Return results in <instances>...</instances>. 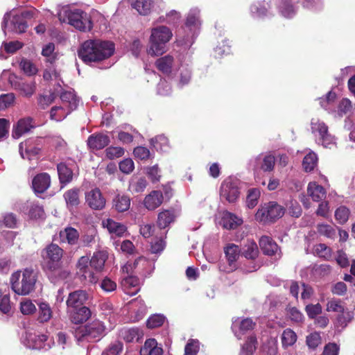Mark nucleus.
I'll return each mask as SVG.
<instances>
[{
  "label": "nucleus",
  "instance_id": "obj_12",
  "mask_svg": "<svg viewBox=\"0 0 355 355\" xmlns=\"http://www.w3.org/2000/svg\"><path fill=\"white\" fill-rule=\"evenodd\" d=\"M275 163V156L270 153L259 154L250 160V164L254 171L261 170L270 172L273 170Z\"/></svg>",
  "mask_w": 355,
  "mask_h": 355
},
{
  "label": "nucleus",
  "instance_id": "obj_21",
  "mask_svg": "<svg viewBox=\"0 0 355 355\" xmlns=\"http://www.w3.org/2000/svg\"><path fill=\"white\" fill-rule=\"evenodd\" d=\"M255 323L253 322L250 318H245L241 321L235 320L233 324L232 329L234 332L235 336L239 338H241V336L249 330L254 329Z\"/></svg>",
  "mask_w": 355,
  "mask_h": 355
},
{
  "label": "nucleus",
  "instance_id": "obj_9",
  "mask_svg": "<svg viewBox=\"0 0 355 355\" xmlns=\"http://www.w3.org/2000/svg\"><path fill=\"white\" fill-rule=\"evenodd\" d=\"M284 209L275 202L265 204L255 214L257 220L267 222L275 220L283 216Z\"/></svg>",
  "mask_w": 355,
  "mask_h": 355
},
{
  "label": "nucleus",
  "instance_id": "obj_15",
  "mask_svg": "<svg viewBox=\"0 0 355 355\" xmlns=\"http://www.w3.org/2000/svg\"><path fill=\"white\" fill-rule=\"evenodd\" d=\"M87 299L88 294L85 291L78 290L70 293L67 300V311L84 307L83 304Z\"/></svg>",
  "mask_w": 355,
  "mask_h": 355
},
{
  "label": "nucleus",
  "instance_id": "obj_39",
  "mask_svg": "<svg viewBox=\"0 0 355 355\" xmlns=\"http://www.w3.org/2000/svg\"><path fill=\"white\" fill-rule=\"evenodd\" d=\"M15 88L25 97H31L35 92V83L34 82H19L15 85Z\"/></svg>",
  "mask_w": 355,
  "mask_h": 355
},
{
  "label": "nucleus",
  "instance_id": "obj_4",
  "mask_svg": "<svg viewBox=\"0 0 355 355\" xmlns=\"http://www.w3.org/2000/svg\"><path fill=\"white\" fill-rule=\"evenodd\" d=\"M59 20L63 23H68L80 31H89L92 28L90 17L80 9H71L64 7L58 13Z\"/></svg>",
  "mask_w": 355,
  "mask_h": 355
},
{
  "label": "nucleus",
  "instance_id": "obj_6",
  "mask_svg": "<svg viewBox=\"0 0 355 355\" xmlns=\"http://www.w3.org/2000/svg\"><path fill=\"white\" fill-rule=\"evenodd\" d=\"M311 132L316 141L324 148H331L336 145V139L328 132L327 125L319 119H312L311 121Z\"/></svg>",
  "mask_w": 355,
  "mask_h": 355
},
{
  "label": "nucleus",
  "instance_id": "obj_50",
  "mask_svg": "<svg viewBox=\"0 0 355 355\" xmlns=\"http://www.w3.org/2000/svg\"><path fill=\"white\" fill-rule=\"evenodd\" d=\"M336 95L335 93L329 92L325 98L320 99V104L324 110L328 112H334L335 110L334 102Z\"/></svg>",
  "mask_w": 355,
  "mask_h": 355
},
{
  "label": "nucleus",
  "instance_id": "obj_45",
  "mask_svg": "<svg viewBox=\"0 0 355 355\" xmlns=\"http://www.w3.org/2000/svg\"><path fill=\"white\" fill-rule=\"evenodd\" d=\"M69 109L62 106H54L50 112V117L52 120L61 121L71 112Z\"/></svg>",
  "mask_w": 355,
  "mask_h": 355
},
{
  "label": "nucleus",
  "instance_id": "obj_23",
  "mask_svg": "<svg viewBox=\"0 0 355 355\" xmlns=\"http://www.w3.org/2000/svg\"><path fill=\"white\" fill-rule=\"evenodd\" d=\"M243 223V220L229 211H224L220 224L227 230H234Z\"/></svg>",
  "mask_w": 355,
  "mask_h": 355
},
{
  "label": "nucleus",
  "instance_id": "obj_54",
  "mask_svg": "<svg viewBox=\"0 0 355 355\" xmlns=\"http://www.w3.org/2000/svg\"><path fill=\"white\" fill-rule=\"evenodd\" d=\"M326 310L328 312H336L340 313L343 312L345 309L340 300L332 298L327 302Z\"/></svg>",
  "mask_w": 355,
  "mask_h": 355
},
{
  "label": "nucleus",
  "instance_id": "obj_20",
  "mask_svg": "<svg viewBox=\"0 0 355 355\" xmlns=\"http://www.w3.org/2000/svg\"><path fill=\"white\" fill-rule=\"evenodd\" d=\"M121 286L126 294L134 295L137 294L140 289L139 280L137 277L128 276L122 279Z\"/></svg>",
  "mask_w": 355,
  "mask_h": 355
},
{
  "label": "nucleus",
  "instance_id": "obj_47",
  "mask_svg": "<svg viewBox=\"0 0 355 355\" xmlns=\"http://www.w3.org/2000/svg\"><path fill=\"white\" fill-rule=\"evenodd\" d=\"M257 338L254 336L248 338L245 343L241 346L239 355H252L256 349Z\"/></svg>",
  "mask_w": 355,
  "mask_h": 355
},
{
  "label": "nucleus",
  "instance_id": "obj_48",
  "mask_svg": "<svg viewBox=\"0 0 355 355\" xmlns=\"http://www.w3.org/2000/svg\"><path fill=\"white\" fill-rule=\"evenodd\" d=\"M26 208L29 209L28 215L31 218H42L44 216L42 207L37 202H28Z\"/></svg>",
  "mask_w": 355,
  "mask_h": 355
},
{
  "label": "nucleus",
  "instance_id": "obj_30",
  "mask_svg": "<svg viewBox=\"0 0 355 355\" xmlns=\"http://www.w3.org/2000/svg\"><path fill=\"white\" fill-rule=\"evenodd\" d=\"M173 64L174 58L171 55H166L159 58L155 62L157 69L165 74L171 73Z\"/></svg>",
  "mask_w": 355,
  "mask_h": 355
},
{
  "label": "nucleus",
  "instance_id": "obj_26",
  "mask_svg": "<svg viewBox=\"0 0 355 355\" xmlns=\"http://www.w3.org/2000/svg\"><path fill=\"white\" fill-rule=\"evenodd\" d=\"M19 150L23 159H31L32 156L39 153L40 148L34 146L33 139H28L19 144Z\"/></svg>",
  "mask_w": 355,
  "mask_h": 355
},
{
  "label": "nucleus",
  "instance_id": "obj_55",
  "mask_svg": "<svg viewBox=\"0 0 355 355\" xmlns=\"http://www.w3.org/2000/svg\"><path fill=\"white\" fill-rule=\"evenodd\" d=\"M353 316L350 311H343L339 313L336 318V325L337 327L345 328L347 324L352 320Z\"/></svg>",
  "mask_w": 355,
  "mask_h": 355
},
{
  "label": "nucleus",
  "instance_id": "obj_16",
  "mask_svg": "<svg viewBox=\"0 0 355 355\" xmlns=\"http://www.w3.org/2000/svg\"><path fill=\"white\" fill-rule=\"evenodd\" d=\"M259 246L263 254L281 257V251L277 244L269 236H263L259 240Z\"/></svg>",
  "mask_w": 355,
  "mask_h": 355
},
{
  "label": "nucleus",
  "instance_id": "obj_19",
  "mask_svg": "<svg viewBox=\"0 0 355 355\" xmlns=\"http://www.w3.org/2000/svg\"><path fill=\"white\" fill-rule=\"evenodd\" d=\"M33 128L34 125L31 118L28 117L21 119L13 127L12 133V137L15 139H19L23 135L28 132Z\"/></svg>",
  "mask_w": 355,
  "mask_h": 355
},
{
  "label": "nucleus",
  "instance_id": "obj_10",
  "mask_svg": "<svg viewBox=\"0 0 355 355\" xmlns=\"http://www.w3.org/2000/svg\"><path fill=\"white\" fill-rule=\"evenodd\" d=\"M1 26L5 33L8 30V31L21 33L25 32L27 24L22 15H13L10 19V14L6 13L3 17Z\"/></svg>",
  "mask_w": 355,
  "mask_h": 355
},
{
  "label": "nucleus",
  "instance_id": "obj_60",
  "mask_svg": "<svg viewBox=\"0 0 355 355\" xmlns=\"http://www.w3.org/2000/svg\"><path fill=\"white\" fill-rule=\"evenodd\" d=\"M164 321L165 317L163 315L155 314L148 319L146 325L150 329H154L162 326Z\"/></svg>",
  "mask_w": 355,
  "mask_h": 355
},
{
  "label": "nucleus",
  "instance_id": "obj_37",
  "mask_svg": "<svg viewBox=\"0 0 355 355\" xmlns=\"http://www.w3.org/2000/svg\"><path fill=\"white\" fill-rule=\"evenodd\" d=\"M37 320L44 323L49 322L53 315V311L50 305L44 302L38 303Z\"/></svg>",
  "mask_w": 355,
  "mask_h": 355
},
{
  "label": "nucleus",
  "instance_id": "obj_59",
  "mask_svg": "<svg viewBox=\"0 0 355 355\" xmlns=\"http://www.w3.org/2000/svg\"><path fill=\"white\" fill-rule=\"evenodd\" d=\"M55 97V92H52L49 95L39 96L37 98L38 106L42 110L46 109L54 101Z\"/></svg>",
  "mask_w": 355,
  "mask_h": 355
},
{
  "label": "nucleus",
  "instance_id": "obj_7",
  "mask_svg": "<svg viewBox=\"0 0 355 355\" xmlns=\"http://www.w3.org/2000/svg\"><path fill=\"white\" fill-rule=\"evenodd\" d=\"M105 327L100 320H94L87 325L79 327L75 332V336L78 340H88L101 338L105 335Z\"/></svg>",
  "mask_w": 355,
  "mask_h": 355
},
{
  "label": "nucleus",
  "instance_id": "obj_27",
  "mask_svg": "<svg viewBox=\"0 0 355 355\" xmlns=\"http://www.w3.org/2000/svg\"><path fill=\"white\" fill-rule=\"evenodd\" d=\"M240 249L238 245L231 243L225 248V254L230 267L229 271H232L236 268L235 263L240 255Z\"/></svg>",
  "mask_w": 355,
  "mask_h": 355
},
{
  "label": "nucleus",
  "instance_id": "obj_31",
  "mask_svg": "<svg viewBox=\"0 0 355 355\" xmlns=\"http://www.w3.org/2000/svg\"><path fill=\"white\" fill-rule=\"evenodd\" d=\"M60 241L63 243H67L69 245H75L79 239L78 231L73 227H66L60 232Z\"/></svg>",
  "mask_w": 355,
  "mask_h": 355
},
{
  "label": "nucleus",
  "instance_id": "obj_53",
  "mask_svg": "<svg viewBox=\"0 0 355 355\" xmlns=\"http://www.w3.org/2000/svg\"><path fill=\"white\" fill-rule=\"evenodd\" d=\"M19 66L24 73L28 76L35 75L38 71L37 67L28 59L23 58L19 63Z\"/></svg>",
  "mask_w": 355,
  "mask_h": 355
},
{
  "label": "nucleus",
  "instance_id": "obj_44",
  "mask_svg": "<svg viewBox=\"0 0 355 355\" xmlns=\"http://www.w3.org/2000/svg\"><path fill=\"white\" fill-rule=\"evenodd\" d=\"M58 173L61 183H69L73 177L72 171L64 163H60L57 166Z\"/></svg>",
  "mask_w": 355,
  "mask_h": 355
},
{
  "label": "nucleus",
  "instance_id": "obj_40",
  "mask_svg": "<svg viewBox=\"0 0 355 355\" xmlns=\"http://www.w3.org/2000/svg\"><path fill=\"white\" fill-rule=\"evenodd\" d=\"M105 261V254L103 252H96L94 253L89 261V266L93 268L96 271H101L104 267Z\"/></svg>",
  "mask_w": 355,
  "mask_h": 355
},
{
  "label": "nucleus",
  "instance_id": "obj_51",
  "mask_svg": "<svg viewBox=\"0 0 355 355\" xmlns=\"http://www.w3.org/2000/svg\"><path fill=\"white\" fill-rule=\"evenodd\" d=\"M281 14L286 18H291L295 14V10L291 3V0H282L279 6Z\"/></svg>",
  "mask_w": 355,
  "mask_h": 355
},
{
  "label": "nucleus",
  "instance_id": "obj_5",
  "mask_svg": "<svg viewBox=\"0 0 355 355\" xmlns=\"http://www.w3.org/2000/svg\"><path fill=\"white\" fill-rule=\"evenodd\" d=\"M200 26V10L198 8H193L188 14L184 28V33L186 31L188 33L187 35H184L182 31L178 32V44L184 49H189L194 42Z\"/></svg>",
  "mask_w": 355,
  "mask_h": 355
},
{
  "label": "nucleus",
  "instance_id": "obj_61",
  "mask_svg": "<svg viewBox=\"0 0 355 355\" xmlns=\"http://www.w3.org/2000/svg\"><path fill=\"white\" fill-rule=\"evenodd\" d=\"M15 99L12 93L3 94L0 96V110H6L11 106Z\"/></svg>",
  "mask_w": 355,
  "mask_h": 355
},
{
  "label": "nucleus",
  "instance_id": "obj_14",
  "mask_svg": "<svg viewBox=\"0 0 355 355\" xmlns=\"http://www.w3.org/2000/svg\"><path fill=\"white\" fill-rule=\"evenodd\" d=\"M85 202L91 209L101 210L105 207L106 201L100 189L94 188L85 193Z\"/></svg>",
  "mask_w": 355,
  "mask_h": 355
},
{
  "label": "nucleus",
  "instance_id": "obj_33",
  "mask_svg": "<svg viewBox=\"0 0 355 355\" xmlns=\"http://www.w3.org/2000/svg\"><path fill=\"white\" fill-rule=\"evenodd\" d=\"M130 198L126 195H116L113 200V207L119 212L128 211L130 207Z\"/></svg>",
  "mask_w": 355,
  "mask_h": 355
},
{
  "label": "nucleus",
  "instance_id": "obj_58",
  "mask_svg": "<svg viewBox=\"0 0 355 355\" xmlns=\"http://www.w3.org/2000/svg\"><path fill=\"white\" fill-rule=\"evenodd\" d=\"M123 349V343L114 341L103 352L102 355H119Z\"/></svg>",
  "mask_w": 355,
  "mask_h": 355
},
{
  "label": "nucleus",
  "instance_id": "obj_57",
  "mask_svg": "<svg viewBox=\"0 0 355 355\" xmlns=\"http://www.w3.org/2000/svg\"><path fill=\"white\" fill-rule=\"evenodd\" d=\"M260 196V191L257 189L253 188L248 191L247 196V206L252 209L258 203V199Z\"/></svg>",
  "mask_w": 355,
  "mask_h": 355
},
{
  "label": "nucleus",
  "instance_id": "obj_64",
  "mask_svg": "<svg viewBox=\"0 0 355 355\" xmlns=\"http://www.w3.org/2000/svg\"><path fill=\"white\" fill-rule=\"evenodd\" d=\"M0 311L4 314L9 315L11 311V304L8 295H1L0 296Z\"/></svg>",
  "mask_w": 355,
  "mask_h": 355
},
{
  "label": "nucleus",
  "instance_id": "obj_41",
  "mask_svg": "<svg viewBox=\"0 0 355 355\" xmlns=\"http://www.w3.org/2000/svg\"><path fill=\"white\" fill-rule=\"evenodd\" d=\"M132 7L135 8L140 15H146L150 13L153 6V0H136L132 4Z\"/></svg>",
  "mask_w": 355,
  "mask_h": 355
},
{
  "label": "nucleus",
  "instance_id": "obj_46",
  "mask_svg": "<svg viewBox=\"0 0 355 355\" xmlns=\"http://www.w3.org/2000/svg\"><path fill=\"white\" fill-rule=\"evenodd\" d=\"M121 337L128 343L138 340L142 336L141 331L137 328L123 329L121 331Z\"/></svg>",
  "mask_w": 355,
  "mask_h": 355
},
{
  "label": "nucleus",
  "instance_id": "obj_17",
  "mask_svg": "<svg viewBox=\"0 0 355 355\" xmlns=\"http://www.w3.org/2000/svg\"><path fill=\"white\" fill-rule=\"evenodd\" d=\"M51 184L50 175L46 173L37 174L33 179L32 187L35 192L44 193L48 189Z\"/></svg>",
  "mask_w": 355,
  "mask_h": 355
},
{
  "label": "nucleus",
  "instance_id": "obj_3",
  "mask_svg": "<svg viewBox=\"0 0 355 355\" xmlns=\"http://www.w3.org/2000/svg\"><path fill=\"white\" fill-rule=\"evenodd\" d=\"M173 37L171 30L166 26H157L151 29L147 53L151 56H159L166 51V44Z\"/></svg>",
  "mask_w": 355,
  "mask_h": 355
},
{
  "label": "nucleus",
  "instance_id": "obj_1",
  "mask_svg": "<svg viewBox=\"0 0 355 355\" xmlns=\"http://www.w3.org/2000/svg\"><path fill=\"white\" fill-rule=\"evenodd\" d=\"M114 52L112 42L101 40H87L78 51L79 58L87 64L98 62L109 58Z\"/></svg>",
  "mask_w": 355,
  "mask_h": 355
},
{
  "label": "nucleus",
  "instance_id": "obj_34",
  "mask_svg": "<svg viewBox=\"0 0 355 355\" xmlns=\"http://www.w3.org/2000/svg\"><path fill=\"white\" fill-rule=\"evenodd\" d=\"M79 193L80 190L78 189L73 188L67 190L64 193V198L69 209H72L79 205Z\"/></svg>",
  "mask_w": 355,
  "mask_h": 355
},
{
  "label": "nucleus",
  "instance_id": "obj_43",
  "mask_svg": "<svg viewBox=\"0 0 355 355\" xmlns=\"http://www.w3.org/2000/svg\"><path fill=\"white\" fill-rule=\"evenodd\" d=\"M243 256L248 259H255L258 257L259 250L255 242L248 241L241 252Z\"/></svg>",
  "mask_w": 355,
  "mask_h": 355
},
{
  "label": "nucleus",
  "instance_id": "obj_32",
  "mask_svg": "<svg viewBox=\"0 0 355 355\" xmlns=\"http://www.w3.org/2000/svg\"><path fill=\"white\" fill-rule=\"evenodd\" d=\"M102 224L104 227L107 229L110 233L114 234L118 236H121L126 231V227L124 225L115 222L110 218L103 220Z\"/></svg>",
  "mask_w": 355,
  "mask_h": 355
},
{
  "label": "nucleus",
  "instance_id": "obj_42",
  "mask_svg": "<svg viewBox=\"0 0 355 355\" xmlns=\"http://www.w3.org/2000/svg\"><path fill=\"white\" fill-rule=\"evenodd\" d=\"M150 144L157 150L167 152L169 150L168 139L164 135H159L150 139Z\"/></svg>",
  "mask_w": 355,
  "mask_h": 355
},
{
  "label": "nucleus",
  "instance_id": "obj_25",
  "mask_svg": "<svg viewBox=\"0 0 355 355\" xmlns=\"http://www.w3.org/2000/svg\"><path fill=\"white\" fill-rule=\"evenodd\" d=\"M163 349L154 338L147 339L140 349V355H162Z\"/></svg>",
  "mask_w": 355,
  "mask_h": 355
},
{
  "label": "nucleus",
  "instance_id": "obj_22",
  "mask_svg": "<svg viewBox=\"0 0 355 355\" xmlns=\"http://www.w3.org/2000/svg\"><path fill=\"white\" fill-rule=\"evenodd\" d=\"M110 141V138L106 135H92L87 139V145L89 148L93 150H101L107 146Z\"/></svg>",
  "mask_w": 355,
  "mask_h": 355
},
{
  "label": "nucleus",
  "instance_id": "obj_38",
  "mask_svg": "<svg viewBox=\"0 0 355 355\" xmlns=\"http://www.w3.org/2000/svg\"><path fill=\"white\" fill-rule=\"evenodd\" d=\"M268 8V3L258 1L250 6V12L254 17L261 18L268 15L269 13Z\"/></svg>",
  "mask_w": 355,
  "mask_h": 355
},
{
  "label": "nucleus",
  "instance_id": "obj_62",
  "mask_svg": "<svg viewBox=\"0 0 355 355\" xmlns=\"http://www.w3.org/2000/svg\"><path fill=\"white\" fill-rule=\"evenodd\" d=\"M349 210L344 206L338 207L335 211V218L336 220L340 223H345L349 218Z\"/></svg>",
  "mask_w": 355,
  "mask_h": 355
},
{
  "label": "nucleus",
  "instance_id": "obj_8",
  "mask_svg": "<svg viewBox=\"0 0 355 355\" xmlns=\"http://www.w3.org/2000/svg\"><path fill=\"white\" fill-rule=\"evenodd\" d=\"M62 254L63 250L58 245H49L42 252V257L46 261V269L50 272L59 271Z\"/></svg>",
  "mask_w": 355,
  "mask_h": 355
},
{
  "label": "nucleus",
  "instance_id": "obj_52",
  "mask_svg": "<svg viewBox=\"0 0 355 355\" xmlns=\"http://www.w3.org/2000/svg\"><path fill=\"white\" fill-rule=\"evenodd\" d=\"M297 340L296 334L291 329H286L283 331L282 343L284 347L292 346Z\"/></svg>",
  "mask_w": 355,
  "mask_h": 355
},
{
  "label": "nucleus",
  "instance_id": "obj_35",
  "mask_svg": "<svg viewBox=\"0 0 355 355\" xmlns=\"http://www.w3.org/2000/svg\"><path fill=\"white\" fill-rule=\"evenodd\" d=\"M175 218L173 210H164L158 214L157 225L160 229H165L171 223L174 222Z\"/></svg>",
  "mask_w": 355,
  "mask_h": 355
},
{
  "label": "nucleus",
  "instance_id": "obj_56",
  "mask_svg": "<svg viewBox=\"0 0 355 355\" xmlns=\"http://www.w3.org/2000/svg\"><path fill=\"white\" fill-rule=\"evenodd\" d=\"M317 230L320 235L324 236L331 239H334L336 234L335 229L327 224H318L317 225Z\"/></svg>",
  "mask_w": 355,
  "mask_h": 355
},
{
  "label": "nucleus",
  "instance_id": "obj_2",
  "mask_svg": "<svg viewBox=\"0 0 355 355\" xmlns=\"http://www.w3.org/2000/svg\"><path fill=\"white\" fill-rule=\"evenodd\" d=\"M37 278V272L31 268L18 270L10 277L11 288L17 295H28L35 290Z\"/></svg>",
  "mask_w": 355,
  "mask_h": 355
},
{
  "label": "nucleus",
  "instance_id": "obj_36",
  "mask_svg": "<svg viewBox=\"0 0 355 355\" xmlns=\"http://www.w3.org/2000/svg\"><path fill=\"white\" fill-rule=\"evenodd\" d=\"M147 184L145 178L134 176L129 182L128 190L132 193H141L145 190Z\"/></svg>",
  "mask_w": 355,
  "mask_h": 355
},
{
  "label": "nucleus",
  "instance_id": "obj_63",
  "mask_svg": "<svg viewBox=\"0 0 355 355\" xmlns=\"http://www.w3.org/2000/svg\"><path fill=\"white\" fill-rule=\"evenodd\" d=\"M20 310L24 315H30L36 311V306L30 300H25L20 303Z\"/></svg>",
  "mask_w": 355,
  "mask_h": 355
},
{
  "label": "nucleus",
  "instance_id": "obj_24",
  "mask_svg": "<svg viewBox=\"0 0 355 355\" xmlns=\"http://www.w3.org/2000/svg\"><path fill=\"white\" fill-rule=\"evenodd\" d=\"M70 320L75 324L83 323L86 321L90 316V310L86 307L76 308L67 311Z\"/></svg>",
  "mask_w": 355,
  "mask_h": 355
},
{
  "label": "nucleus",
  "instance_id": "obj_13",
  "mask_svg": "<svg viewBox=\"0 0 355 355\" xmlns=\"http://www.w3.org/2000/svg\"><path fill=\"white\" fill-rule=\"evenodd\" d=\"M49 340L46 334H37L33 331H26L24 338L25 345L31 349H40L46 348V342Z\"/></svg>",
  "mask_w": 355,
  "mask_h": 355
},
{
  "label": "nucleus",
  "instance_id": "obj_29",
  "mask_svg": "<svg viewBox=\"0 0 355 355\" xmlns=\"http://www.w3.org/2000/svg\"><path fill=\"white\" fill-rule=\"evenodd\" d=\"M60 99L62 102L63 106L73 111L78 107L79 100L77 98L73 92L64 91L60 93Z\"/></svg>",
  "mask_w": 355,
  "mask_h": 355
},
{
  "label": "nucleus",
  "instance_id": "obj_28",
  "mask_svg": "<svg viewBox=\"0 0 355 355\" xmlns=\"http://www.w3.org/2000/svg\"><path fill=\"white\" fill-rule=\"evenodd\" d=\"M308 195L315 202L322 200L326 197V191L316 182H310L307 187Z\"/></svg>",
  "mask_w": 355,
  "mask_h": 355
},
{
  "label": "nucleus",
  "instance_id": "obj_11",
  "mask_svg": "<svg viewBox=\"0 0 355 355\" xmlns=\"http://www.w3.org/2000/svg\"><path fill=\"white\" fill-rule=\"evenodd\" d=\"M239 194L237 180L228 178L222 183L220 189V196L222 200H225L229 203H234L239 198Z\"/></svg>",
  "mask_w": 355,
  "mask_h": 355
},
{
  "label": "nucleus",
  "instance_id": "obj_49",
  "mask_svg": "<svg viewBox=\"0 0 355 355\" xmlns=\"http://www.w3.org/2000/svg\"><path fill=\"white\" fill-rule=\"evenodd\" d=\"M318 163V157L313 152L308 153L303 159L302 166L306 172L313 171Z\"/></svg>",
  "mask_w": 355,
  "mask_h": 355
},
{
  "label": "nucleus",
  "instance_id": "obj_18",
  "mask_svg": "<svg viewBox=\"0 0 355 355\" xmlns=\"http://www.w3.org/2000/svg\"><path fill=\"white\" fill-rule=\"evenodd\" d=\"M164 201V196L160 191H152L144 200V205L148 210H155Z\"/></svg>",
  "mask_w": 355,
  "mask_h": 355
}]
</instances>
